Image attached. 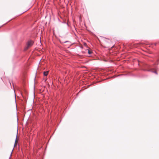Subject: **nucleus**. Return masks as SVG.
<instances>
[{"label": "nucleus", "mask_w": 159, "mask_h": 159, "mask_svg": "<svg viewBox=\"0 0 159 159\" xmlns=\"http://www.w3.org/2000/svg\"><path fill=\"white\" fill-rule=\"evenodd\" d=\"M86 52H88L89 55H91L92 53V51L89 49H87L86 50Z\"/></svg>", "instance_id": "obj_2"}, {"label": "nucleus", "mask_w": 159, "mask_h": 159, "mask_svg": "<svg viewBox=\"0 0 159 159\" xmlns=\"http://www.w3.org/2000/svg\"><path fill=\"white\" fill-rule=\"evenodd\" d=\"M145 71H151L152 72H154V73H155L156 74H157V72L155 71H153L151 69H150V70H144Z\"/></svg>", "instance_id": "obj_3"}, {"label": "nucleus", "mask_w": 159, "mask_h": 159, "mask_svg": "<svg viewBox=\"0 0 159 159\" xmlns=\"http://www.w3.org/2000/svg\"><path fill=\"white\" fill-rule=\"evenodd\" d=\"M33 44V42L32 41L30 40L28 41L27 43L26 46L25 48V50H27L29 48L32 46Z\"/></svg>", "instance_id": "obj_1"}, {"label": "nucleus", "mask_w": 159, "mask_h": 159, "mask_svg": "<svg viewBox=\"0 0 159 159\" xmlns=\"http://www.w3.org/2000/svg\"><path fill=\"white\" fill-rule=\"evenodd\" d=\"M16 141H17V140H16Z\"/></svg>", "instance_id": "obj_5"}, {"label": "nucleus", "mask_w": 159, "mask_h": 159, "mask_svg": "<svg viewBox=\"0 0 159 159\" xmlns=\"http://www.w3.org/2000/svg\"><path fill=\"white\" fill-rule=\"evenodd\" d=\"M48 73V71H44L43 72V75L44 76H47Z\"/></svg>", "instance_id": "obj_4"}]
</instances>
